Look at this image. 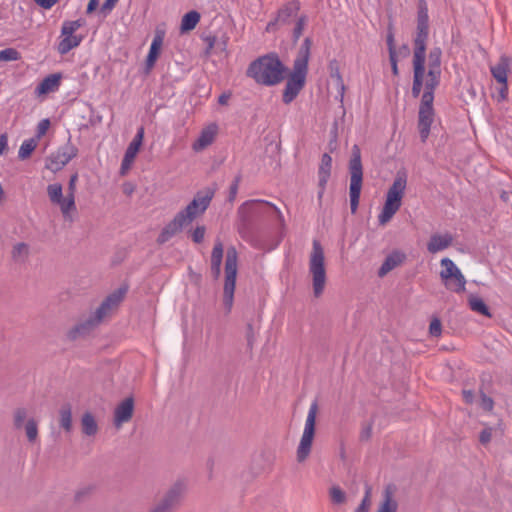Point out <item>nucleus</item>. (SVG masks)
Returning a JSON list of instances; mask_svg holds the SVG:
<instances>
[{"mask_svg": "<svg viewBox=\"0 0 512 512\" xmlns=\"http://www.w3.org/2000/svg\"><path fill=\"white\" fill-rule=\"evenodd\" d=\"M417 27L413 40V83L411 94L418 98L424 87V76L426 73V42L429 36V15L426 0H418L417 3Z\"/></svg>", "mask_w": 512, "mask_h": 512, "instance_id": "1", "label": "nucleus"}, {"mask_svg": "<svg viewBox=\"0 0 512 512\" xmlns=\"http://www.w3.org/2000/svg\"><path fill=\"white\" fill-rule=\"evenodd\" d=\"M288 67L276 52L259 56L247 67V77L258 85L272 87L281 83L287 75Z\"/></svg>", "mask_w": 512, "mask_h": 512, "instance_id": "2", "label": "nucleus"}, {"mask_svg": "<svg viewBox=\"0 0 512 512\" xmlns=\"http://www.w3.org/2000/svg\"><path fill=\"white\" fill-rule=\"evenodd\" d=\"M311 46L312 39L310 37H306L293 61L292 70L286 75L287 82L282 93V101L284 104H290L306 84Z\"/></svg>", "mask_w": 512, "mask_h": 512, "instance_id": "3", "label": "nucleus"}, {"mask_svg": "<svg viewBox=\"0 0 512 512\" xmlns=\"http://www.w3.org/2000/svg\"><path fill=\"white\" fill-rule=\"evenodd\" d=\"M348 168L350 173V208L351 213L355 214L359 206V200L363 184V166L361 161V150L359 146L356 144L352 146Z\"/></svg>", "mask_w": 512, "mask_h": 512, "instance_id": "4", "label": "nucleus"}, {"mask_svg": "<svg viewBox=\"0 0 512 512\" xmlns=\"http://www.w3.org/2000/svg\"><path fill=\"white\" fill-rule=\"evenodd\" d=\"M238 215L243 225L250 224L253 218L262 215L275 216L279 221H284L282 212L275 204L261 199L248 200L242 203L238 208Z\"/></svg>", "mask_w": 512, "mask_h": 512, "instance_id": "5", "label": "nucleus"}, {"mask_svg": "<svg viewBox=\"0 0 512 512\" xmlns=\"http://www.w3.org/2000/svg\"><path fill=\"white\" fill-rule=\"evenodd\" d=\"M237 260L238 254L235 247H229L226 251L224 267L225 279L223 287V305L227 313L231 312L234 301V291L238 271Z\"/></svg>", "mask_w": 512, "mask_h": 512, "instance_id": "6", "label": "nucleus"}, {"mask_svg": "<svg viewBox=\"0 0 512 512\" xmlns=\"http://www.w3.org/2000/svg\"><path fill=\"white\" fill-rule=\"evenodd\" d=\"M309 272L312 275L313 293L315 297H319L325 288L326 270L325 257L321 243L313 240L312 252L309 261Z\"/></svg>", "mask_w": 512, "mask_h": 512, "instance_id": "7", "label": "nucleus"}, {"mask_svg": "<svg viewBox=\"0 0 512 512\" xmlns=\"http://www.w3.org/2000/svg\"><path fill=\"white\" fill-rule=\"evenodd\" d=\"M318 410L317 401H313L310 405L308 415L305 421L304 431L302 437L300 439V443L297 448V460L298 462L305 461L312 448L314 436H315V427H316V414Z\"/></svg>", "mask_w": 512, "mask_h": 512, "instance_id": "8", "label": "nucleus"}, {"mask_svg": "<svg viewBox=\"0 0 512 512\" xmlns=\"http://www.w3.org/2000/svg\"><path fill=\"white\" fill-rule=\"evenodd\" d=\"M78 154V148L71 142L69 136L67 142L51 153L45 161V168L53 173L62 170Z\"/></svg>", "mask_w": 512, "mask_h": 512, "instance_id": "9", "label": "nucleus"}, {"mask_svg": "<svg viewBox=\"0 0 512 512\" xmlns=\"http://www.w3.org/2000/svg\"><path fill=\"white\" fill-rule=\"evenodd\" d=\"M214 189L206 188L205 190L198 191L191 202L182 210L180 214L185 218L188 223H191L198 215L203 214L210 205L214 197Z\"/></svg>", "mask_w": 512, "mask_h": 512, "instance_id": "10", "label": "nucleus"}, {"mask_svg": "<svg viewBox=\"0 0 512 512\" xmlns=\"http://www.w3.org/2000/svg\"><path fill=\"white\" fill-rule=\"evenodd\" d=\"M185 491V482L182 480L176 481L150 512H172L180 504Z\"/></svg>", "mask_w": 512, "mask_h": 512, "instance_id": "11", "label": "nucleus"}, {"mask_svg": "<svg viewBox=\"0 0 512 512\" xmlns=\"http://www.w3.org/2000/svg\"><path fill=\"white\" fill-rule=\"evenodd\" d=\"M144 134H145L144 127L140 126L137 129L134 138L129 143V145L125 151L124 157L121 162L122 173L124 172V170L130 168L132 162L134 161L135 157L137 156L138 152L140 151V148L143 144Z\"/></svg>", "mask_w": 512, "mask_h": 512, "instance_id": "12", "label": "nucleus"}, {"mask_svg": "<svg viewBox=\"0 0 512 512\" xmlns=\"http://www.w3.org/2000/svg\"><path fill=\"white\" fill-rule=\"evenodd\" d=\"M189 224L185 218L179 212L174 216V218L167 223L159 233L157 237V243L162 245L168 242L173 236H175L178 232L182 230L184 226Z\"/></svg>", "mask_w": 512, "mask_h": 512, "instance_id": "13", "label": "nucleus"}, {"mask_svg": "<svg viewBox=\"0 0 512 512\" xmlns=\"http://www.w3.org/2000/svg\"><path fill=\"white\" fill-rule=\"evenodd\" d=\"M164 36H165V32L163 30L157 29L155 31V35L153 37L148 54L145 59V73L146 74H148L151 71V69L154 67V65L160 55Z\"/></svg>", "mask_w": 512, "mask_h": 512, "instance_id": "14", "label": "nucleus"}, {"mask_svg": "<svg viewBox=\"0 0 512 512\" xmlns=\"http://www.w3.org/2000/svg\"><path fill=\"white\" fill-rule=\"evenodd\" d=\"M402 204V198L386 194L383 208L378 215L379 225H385L396 214Z\"/></svg>", "mask_w": 512, "mask_h": 512, "instance_id": "15", "label": "nucleus"}, {"mask_svg": "<svg viewBox=\"0 0 512 512\" xmlns=\"http://www.w3.org/2000/svg\"><path fill=\"white\" fill-rule=\"evenodd\" d=\"M133 411L134 399L132 397H127L115 408L114 425L116 427H120L123 423L128 422L133 416Z\"/></svg>", "mask_w": 512, "mask_h": 512, "instance_id": "16", "label": "nucleus"}, {"mask_svg": "<svg viewBox=\"0 0 512 512\" xmlns=\"http://www.w3.org/2000/svg\"><path fill=\"white\" fill-rule=\"evenodd\" d=\"M301 8L299 0H291L282 5L275 14L276 21L280 25H288L291 23V18L296 16Z\"/></svg>", "mask_w": 512, "mask_h": 512, "instance_id": "17", "label": "nucleus"}, {"mask_svg": "<svg viewBox=\"0 0 512 512\" xmlns=\"http://www.w3.org/2000/svg\"><path fill=\"white\" fill-rule=\"evenodd\" d=\"M434 114V110L419 109L418 111V130L422 142H426L430 134L431 125L434 121Z\"/></svg>", "mask_w": 512, "mask_h": 512, "instance_id": "18", "label": "nucleus"}, {"mask_svg": "<svg viewBox=\"0 0 512 512\" xmlns=\"http://www.w3.org/2000/svg\"><path fill=\"white\" fill-rule=\"evenodd\" d=\"M62 74L53 73L43 78L37 85L35 92L37 95H46L50 92L57 91L61 84Z\"/></svg>", "mask_w": 512, "mask_h": 512, "instance_id": "19", "label": "nucleus"}, {"mask_svg": "<svg viewBox=\"0 0 512 512\" xmlns=\"http://www.w3.org/2000/svg\"><path fill=\"white\" fill-rule=\"evenodd\" d=\"M405 259H406L405 253H403L399 250L392 251L389 255H387V257L383 261L382 265L380 266V268L378 270V275L380 277L385 276L388 272L393 270L395 267L402 264L405 261Z\"/></svg>", "mask_w": 512, "mask_h": 512, "instance_id": "20", "label": "nucleus"}, {"mask_svg": "<svg viewBox=\"0 0 512 512\" xmlns=\"http://www.w3.org/2000/svg\"><path fill=\"white\" fill-rule=\"evenodd\" d=\"M453 242V236L450 233L431 235L430 240L427 244V250L435 254L448 248Z\"/></svg>", "mask_w": 512, "mask_h": 512, "instance_id": "21", "label": "nucleus"}, {"mask_svg": "<svg viewBox=\"0 0 512 512\" xmlns=\"http://www.w3.org/2000/svg\"><path fill=\"white\" fill-rule=\"evenodd\" d=\"M223 260V244L220 240H216L211 253V276L214 280H218L221 276V265Z\"/></svg>", "mask_w": 512, "mask_h": 512, "instance_id": "22", "label": "nucleus"}, {"mask_svg": "<svg viewBox=\"0 0 512 512\" xmlns=\"http://www.w3.org/2000/svg\"><path fill=\"white\" fill-rule=\"evenodd\" d=\"M217 133V125L211 124L208 127L204 128L197 139V141L193 144L194 151H200L205 147L212 144L214 138Z\"/></svg>", "mask_w": 512, "mask_h": 512, "instance_id": "23", "label": "nucleus"}, {"mask_svg": "<svg viewBox=\"0 0 512 512\" xmlns=\"http://www.w3.org/2000/svg\"><path fill=\"white\" fill-rule=\"evenodd\" d=\"M509 66L510 59L507 56L502 55L498 63L490 67L491 74L498 83H504L508 81L507 75L509 72Z\"/></svg>", "mask_w": 512, "mask_h": 512, "instance_id": "24", "label": "nucleus"}, {"mask_svg": "<svg viewBox=\"0 0 512 512\" xmlns=\"http://www.w3.org/2000/svg\"><path fill=\"white\" fill-rule=\"evenodd\" d=\"M93 329H94V326L92 325V321H89L88 319H86L82 322L77 323L72 328H70L68 330L66 336L70 341H75L81 337H85Z\"/></svg>", "mask_w": 512, "mask_h": 512, "instance_id": "25", "label": "nucleus"}, {"mask_svg": "<svg viewBox=\"0 0 512 512\" xmlns=\"http://www.w3.org/2000/svg\"><path fill=\"white\" fill-rule=\"evenodd\" d=\"M407 185V174L405 171H398L387 194L403 198Z\"/></svg>", "mask_w": 512, "mask_h": 512, "instance_id": "26", "label": "nucleus"}, {"mask_svg": "<svg viewBox=\"0 0 512 512\" xmlns=\"http://www.w3.org/2000/svg\"><path fill=\"white\" fill-rule=\"evenodd\" d=\"M201 15L196 10H191L184 14L181 19L180 32L186 33L193 30L199 23Z\"/></svg>", "mask_w": 512, "mask_h": 512, "instance_id": "27", "label": "nucleus"}, {"mask_svg": "<svg viewBox=\"0 0 512 512\" xmlns=\"http://www.w3.org/2000/svg\"><path fill=\"white\" fill-rule=\"evenodd\" d=\"M82 40H83V37L78 36V35L65 36L58 43L57 51L61 55H65L69 51H71L73 48L78 47L80 45V43L82 42Z\"/></svg>", "mask_w": 512, "mask_h": 512, "instance_id": "28", "label": "nucleus"}, {"mask_svg": "<svg viewBox=\"0 0 512 512\" xmlns=\"http://www.w3.org/2000/svg\"><path fill=\"white\" fill-rule=\"evenodd\" d=\"M466 279L461 270L458 269L455 274L451 276V280L446 281V288L455 293L465 291Z\"/></svg>", "mask_w": 512, "mask_h": 512, "instance_id": "29", "label": "nucleus"}, {"mask_svg": "<svg viewBox=\"0 0 512 512\" xmlns=\"http://www.w3.org/2000/svg\"><path fill=\"white\" fill-rule=\"evenodd\" d=\"M82 432L86 436H94L98 431V425L91 412H85L81 418Z\"/></svg>", "mask_w": 512, "mask_h": 512, "instance_id": "30", "label": "nucleus"}, {"mask_svg": "<svg viewBox=\"0 0 512 512\" xmlns=\"http://www.w3.org/2000/svg\"><path fill=\"white\" fill-rule=\"evenodd\" d=\"M468 303L472 311L486 317H491L490 309L481 297L471 295L469 297Z\"/></svg>", "mask_w": 512, "mask_h": 512, "instance_id": "31", "label": "nucleus"}, {"mask_svg": "<svg viewBox=\"0 0 512 512\" xmlns=\"http://www.w3.org/2000/svg\"><path fill=\"white\" fill-rule=\"evenodd\" d=\"M60 426L66 431L72 430V408L69 403L63 404L59 411Z\"/></svg>", "mask_w": 512, "mask_h": 512, "instance_id": "32", "label": "nucleus"}, {"mask_svg": "<svg viewBox=\"0 0 512 512\" xmlns=\"http://www.w3.org/2000/svg\"><path fill=\"white\" fill-rule=\"evenodd\" d=\"M127 291V286H120L119 288H117L103 300L105 306H108L109 309H111L114 306H117L123 300Z\"/></svg>", "mask_w": 512, "mask_h": 512, "instance_id": "33", "label": "nucleus"}, {"mask_svg": "<svg viewBox=\"0 0 512 512\" xmlns=\"http://www.w3.org/2000/svg\"><path fill=\"white\" fill-rule=\"evenodd\" d=\"M440 264L443 267V270L440 272V277L446 285V281L451 280V276L455 274L459 268L448 257L441 259Z\"/></svg>", "mask_w": 512, "mask_h": 512, "instance_id": "34", "label": "nucleus"}, {"mask_svg": "<svg viewBox=\"0 0 512 512\" xmlns=\"http://www.w3.org/2000/svg\"><path fill=\"white\" fill-rule=\"evenodd\" d=\"M442 49L433 47L428 54V70L441 72Z\"/></svg>", "mask_w": 512, "mask_h": 512, "instance_id": "35", "label": "nucleus"}, {"mask_svg": "<svg viewBox=\"0 0 512 512\" xmlns=\"http://www.w3.org/2000/svg\"><path fill=\"white\" fill-rule=\"evenodd\" d=\"M37 145L38 142L36 141V139H33L32 137L24 140L18 150V158L20 160H26L30 158V156L36 149Z\"/></svg>", "mask_w": 512, "mask_h": 512, "instance_id": "36", "label": "nucleus"}, {"mask_svg": "<svg viewBox=\"0 0 512 512\" xmlns=\"http://www.w3.org/2000/svg\"><path fill=\"white\" fill-rule=\"evenodd\" d=\"M441 81V72L438 71H427V80L424 83V91L435 93L436 88L439 86Z\"/></svg>", "mask_w": 512, "mask_h": 512, "instance_id": "37", "label": "nucleus"}, {"mask_svg": "<svg viewBox=\"0 0 512 512\" xmlns=\"http://www.w3.org/2000/svg\"><path fill=\"white\" fill-rule=\"evenodd\" d=\"M397 507V502L392 499L391 492L386 489L383 501L381 502L377 512H397Z\"/></svg>", "mask_w": 512, "mask_h": 512, "instance_id": "38", "label": "nucleus"}, {"mask_svg": "<svg viewBox=\"0 0 512 512\" xmlns=\"http://www.w3.org/2000/svg\"><path fill=\"white\" fill-rule=\"evenodd\" d=\"M85 24V20L77 19L74 21H64L61 27L62 36L74 35V32Z\"/></svg>", "mask_w": 512, "mask_h": 512, "instance_id": "39", "label": "nucleus"}, {"mask_svg": "<svg viewBox=\"0 0 512 512\" xmlns=\"http://www.w3.org/2000/svg\"><path fill=\"white\" fill-rule=\"evenodd\" d=\"M47 194H48L50 201L53 204L57 205V203H60V200H62V198L64 197L62 184H60V183L49 184L47 186Z\"/></svg>", "mask_w": 512, "mask_h": 512, "instance_id": "40", "label": "nucleus"}, {"mask_svg": "<svg viewBox=\"0 0 512 512\" xmlns=\"http://www.w3.org/2000/svg\"><path fill=\"white\" fill-rule=\"evenodd\" d=\"M59 205L61 212L66 219L72 210H76L75 205V196L73 195H66L65 197L60 200V203H57Z\"/></svg>", "mask_w": 512, "mask_h": 512, "instance_id": "41", "label": "nucleus"}, {"mask_svg": "<svg viewBox=\"0 0 512 512\" xmlns=\"http://www.w3.org/2000/svg\"><path fill=\"white\" fill-rule=\"evenodd\" d=\"M307 21L308 17L305 14H302L297 18L295 26L292 31V42L294 44H296L299 41Z\"/></svg>", "mask_w": 512, "mask_h": 512, "instance_id": "42", "label": "nucleus"}, {"mask_svg": "<svg viewBox=\"0 0 512 512\" xmlns=\"http://www.w3.org/2000/svg\"><path fill=\"white\" fill-rule=\"evenodd\" d=\"M109 307L105 306V303L102 301L100 306L96 309V311L90 315L87 319L92 321V325L94 328L102 321L104 316L107 314Z\"/></svg>", "mask_w": 512, "mask_h": 512, "instance_id": "43", "label": "nucleus"}, {"mask_svg": "<svg viewBox=\"0 0 512 512\" xmlns=\"http://www.w3.org/2000/svg\"><path fill=\"white\" fill-rule=\"evenodd\" d=\"M20 57V53L14 48H5L0 50V61H17L20 59Z\"/></svg>", "mask_w": 512, "mask_h": 512, "instance_id": "44", "label": "nucleus"}, {"mask_svg": "<svg viewBox=\"0 0 512 512\" xmlns=\"http://www.w3.org/2000/svg\"><path fill=\"white\" fill-rule=\"evenodd\" d=\"M26 435L30 442H34L38 436V426L34 419H29L25 426Z\"/></svg>", "mask_w": 512, "mask_h": 512, "instance_id": "45", "label": "nucleus"}, {"mask_svg": "<svg viewBox=\"0 0 512 512\" xmlns=\"http://www.w3.org/2000/svg\"><path fill=\"white\" fill-rule=\"evenodd\" d=\"M370 496H371V487L369 485H366L364 497H363L361 503L359 504V506L356 508L355 512H369V508H370V504H371Z\"/></svg>", "mask_w": 512, "mask_h": 512, "instance_id": "46", "label": "nucleus"}, {"mask_svg": "<svg viewBox=\"0 0 512 512\" xmlns=\"http://www.w3.org/2000/svg\"><path fill=\"white\" fill-rule=\"evenodd\" d=\"M330 497L334 504H343L346 501V494L339 486L330 489Z\"/></svg>", "mask_w": 512, "mask_h": 512, "instance_id": "47", "label": "nucleus"}, {"mask_svg": "<svg viewBox=\"0 0 512 512\" xmlns=\"http://www.w3.org/2000/svg\"><path fill=\"white\" fill-rule=\"evenodd\" d=\"M331 168H332V157L328 153H324L321 157V163L319 166L318 174L331 175Z\"/></svg>", "mask_w": 512, "mask_h": 512, "instance_id": "48", "label": "nucleus"}, {"mask_svg": "<svg viewBox=\"0 0 512 512\" xmlns=\"http://www.w3.org/2000/svg\"><path fill=\"white\" fill-rule=\"evenodd\" d=\"M433 102H434V93H430L428 91H423V94H422L421 100H420L419 109L434 110Z\"/></svg>", "mask_w": 512, "mask_h": 512, "instance_id": "49", "label": "nucleus"}, {"mask_svg": "<svg viewBox=\"0 0 512 512\" xmlns=\"http://www.w3.org/2000/svg\"><path fill=\"white\" fill-rule=\"evenodd\" d=\"M50 125H51L50 119H48V118L42 119L37 125L35 136L32 138L36 139V141L38 142L41 139V137H43L47 133Z\"/></svg>", "mask_w": 512, "mask_h": 512, "instance_id": "50", "label": "nucleus"}, {"mask_svg": "<svg viewBox=\"0 0 512 512\" xmlns=\"http://www.w3.org/2000/svg\"><path fill=\"white\" fill-rule=\"evenodd\" d=\"M28 255V245L24 242L17 243L12 250V257L14 260H18L22 256Z\"/></svg>", "mask_w": 512, "mask_h": 512, "instance_id": "51", "label": "nucleus"}, {"mask_svg": "<svg viewBox=\"0 0 512 512\" xmlns=\"http://www.w3.org/2000/svg\"><path fill=\"white\" fill-rule=\"evenodd\" d=\"M386 43L389 55L397 54L392 24L389 25L387 30Z\"/></svg>", "mask_w": 512, "mask_h": 512, "instance_id": "52", "label": "nucleus"}, {"mask_svg": "<svg viewBox=\"0 0 512 512\" xmlns=\"http://www.w3.org/2000/svg\"><path fill=\"white\" fill-rule=\"evenodd\" d=\"M480 406L484 411H492L494 407V400L486 395L483 390H480Z\"/></svg>", "mask_w": 512, "mask_h": 512, "instance_id": "53", "label": "nucleus"}, {"mask_svg": "<svg viewBox=\"0 0 512 512\" xmlns=\"http://www.w3.org/2000/svg\"><path fill=\"white\" fill-rule=\"evenodd\" d=\"M442 333V324L439 318L434 317L429 325V334L433 337H439Z\"/></svg>", "mask_w": 512, "mask_h": 512, "instance_id": "54", "label": "nucleus"}, {"mask_svg": "<svg viewBox=\"0 0 512 512\" xmlns=\"http://www.w3.org/2000/svg\"><path fill=\"white\" fill-rule=\"evenodd\" d=\"M329 178H330L329 174H318L319 191L317 193V198H318L319 202H321V200H322V197L324 195L325 188H326Z\"/></svg>", "mask_w": 512, "mask_h": 512, "instance_id": "55", "label": "nucleus"}, {"mask_svg": "<svg viewBox=\"0 0 512 512\" xmlns=\"http://www.w3.org/2000/svg\"><path fill=\"white\" fill-rule=\"evenodd\" d=\"M27 416V412L25 408H18L14 412V425L16 428H21L23 422Z\"/></svg>", "mask_w": 512, "mask_h": 512, "instance_id": "56", "label": "nucleus"}, {"mask_svg": "<svg viewBox=\"0 0 512 512\" xmlns=\"http://www.w3.org/2000/svg\"><path fill=\"white\" fill-rule=\"evenodd\" d=\"M329 69H330V76L332 78H335L337 79V81L339 83H341L342 85V90L344 89V85H343V80H342V76H341V73L339 71V68H338V65H337V61L336 60H333L330 62L329 64Z\"/></svg>", "mask_w": 512, "mask_h": 512, "instance_id": "57", "label": "nucleus"}, {"mask_svg": "<svg viewBox=\"0 0 512 512\" xmlns=\"http://www.w3.org/2000/svg\"><path fill=\"white\" fill-rule=\"evenodd\" d=\"M246 340L247 347L251 350L255 341V331L251 322L247 323L246 325Z\"/></svg>", "mask_w": 512, "mask_h": 512, "instance_id": "58", "label": "nucleus"}, {"mask_svg": "<svg viewBox=\"0 0 512 512\" xmlns=\"http://www.w3.org/2000/svg\"><path fill=\"white\" fill-rule=\"evenodd\" d=\"M205 231V226H197L191 234L192 240L197 244L201 243L204 240Z\"/></svg>", "mask_w": 512, "mask_h": 512, "instance_id": "59", "label": "nucleus"}, {"mask_svg": "<svg viewBox=\"0 0 512 512\" xmlns=\"http://www.w3.org/2000/svg\"><path fill=\"white\" fill-rule=\"evenodd\" d=\"M119 0H105L100 7V13L106 17L114 9Z\"/></svg>", "mask_w": 512, "mask_h": 512, "instance_id": "60", "label": "nucleus"}, {"mask_svg": "<svg viewBox=\"0 0 512 512\" xmlns=\"http://www.w3.org/2000/svg\"><path fill=\"white\" fill-rule=\"evenodd\" d=\"M499 84H500V87L498 88V91H497L496 100L498 102H502V101L506 100L508 97V81H506L504 83H499Z\"/></svg>", "mask_w": 512, "mask_h": 512, "instance_id": "61", "label": "nucleus"}, {"mask_svg": "<svg viewBox=\"0 0 512 512\" xmlns=\"http://www.w3.org/2000/svg\"><path fill=\"white\" fill-rule=\"evenodd\" d=\"M372 429H373V422H369L368 424L364 425L360 432V440L361 441L369 440L372 435Z\"/></svg>", "mask_w": 512, "mask_h": 512, "instance_id": "62", "label": "nucleus"}, {"mask_svg": "<svg viewBox=\"0 0 512 512\" xmlns=\"http://www.w3.org/2000/svg\"><path fill=\"white\" fill-rule=\"evenodd\" d=\"M241 176L238 175L235 177L234 181L231 183L229 188V201H233L236 197L237 191H238V185L240 182Z\"/></svg>", "mask_w": 512, "mask_h": 512, "instance_id": "63", "label": "nucleus"}, {"mask_svg": "<svg viewBox=\"0 0 512 512\" xmlns=\"http://www.w3.org/2000/svg\"><path fill=\"white\" fill-rule=\"evenodd\" d=\"M491 437H492V429L486 428L480 432L479 441L481 444H487L490 442Z\"/></svg>", "mask_w": 512, "mask_h": 512, "instance_id": "64", "label": "nucleus"}]
</instances>
